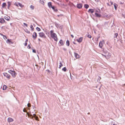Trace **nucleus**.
Masks as SVG:
<instances>
[{
    "instance_id": "f257e3e1",
    "label": "nucleus",
    "mask_w": 125,
    "mask_h": 125,
    "mask_svg": "<svg viewBox=\"0 0 125 125\" xmlns=\"http://www.w3.org/2000/svg\"><path fill=\"white\" fill-rule=\"evenodd\" d=\"M50 32L52 37L53 38L55 41H57V38L56 34L53 33V31L52 30Z\"/></svg>"
},
{
    "instance_id": "f03ea898",
    "label": "nucleus",
    "mask_w": 125,
    "mask_h": 125,
    "mask_svg": "<svg viewBox=\"0 0 125 125\" xmlns=\"http://www.w3.org/2000/svg\"><path fill=\"white\" fill-rule=\"evenodd\" d=\"M8 72L10 73L13 77H15L16 75V73L14 71L10 70Z\"/></svg>"
},
{
    "instance_id": "7ed1b4c3",
    "label": "nucleus",
    "mask_w": 125,
    "mask_h": 125,
    "mask_svg": "<svg viewBox=\"0 0 125 125\" xmlns=\"http://www.w3.org/2000/svg\"><path fill=\"white\" fill-rule=\"evenodd\" d=\"M104 40H103L102 41H101L99 44V46L100 48H102L103 47L104 44Z\"/></svg>"
},
{
    "instance_id": "20e7f679",
    "label": "nucleus",
    "mask_w": 125,
    "mask_h": 125,
    "mask_svg": "<svg viewBox=\"0 0 125 125\" xmlns=\"http://www.w3.org/2000/svg\"><path fill=\"white\" fill-rule=\"evenodd\" d=\"M39 36L42 38H45L46 36L44 34L43 32H40L39 33Z\"/></svg>"
},
{
    "instance_id": "39448f33",
    "label": "nucleus",
    "mask_w": 125,
    "mask_h": 125,
    "mask_svg": "<svg viewBox=\"0 0 125 125\" xmlns=\"http://www.w3.org/2000/svg\"><path fill=\"white\" fill-rule=\"evenodd\" d=\"M3 74L4 76L7 78L9 79L10 78V75L6 73H3Z\"/></svg>"
},
{
    "instance_id": "423d86ee",
    "label": "nucleus",
    "mask_w": 125,
    "mask_h": 125,
    "mask_svg": "<svg viewBox=\"0 0 125 125\" xmlns=\"http://www.w3.org/2000/svg\"><path fill=\"white\" fill-rule=\"evenodd\" d=\"M37 33L35 32H34L32 34V37L34 39L36 38L37 37Z\"/></svg>"
},
{
    "instance_id": "0eeeda50",
    "label": "nucleus",
    "mask_w": 125,
    "mask_h": 125,
    "mask_svg": "<svg viewBox=\"0 0 125 125\" xmlns=\"http://www.w3.org/2000/svg\"><path fill=\"white\" fill-rule=\"evenodd\" d=\"M83 39V37H81L79 39H77L76 41L79 42L80 43L82 42Z\"/></svg>"
},
{
    "instance_id": "6e6552de",
    "label": "nucleus",
    "mask_w": 125,
    "mask_h": 125,
    "mask_svg": "<svg viewBox=\"0 0 125 125\" xmlns=\"http://www.w3.org/2000/svg\"><path fill=\"white\" fill-rule=\"evenodd\" d=\"M83 6L82 4L81 3H79L77 4V7L79 9L81 8Z\"/></svg>"
},
{
    "instance_id": "1a4fd4ad",
    "label": "nucleus",
    "mask_w": 125,
    "mask_h": 125,
    "mask_svg": "<svg viewBox=\"0 0 125 125\" xmlns=\"http://www.w3.org/2000/svg\"><path fill=\"white\" fill-rule=\"evenodd\" d=\"M8 121L9 122H12L13 120L11 118L9 117L8 119Z\"/></svg>"
},
{
    "instance_id": "9d476101",
    "label": "nucleus",
    "mask_w": 125,
    "mask_h": 125,
    "mask_svg": "<svg viewBox=\"0 0 125 125\" xmlns=\"http://www.w3.org/2000/svg\"><path fill=\"white\" fill-rule=\"evenodd\" d=\"M74 55L75 57L77 58H79L80 57L79 55L77 53H75Z\"/></svg>"
},
{
    "instance_id": "9b49d317",
    "label": "nucleus",
    "mask_w": 125,
    "mask_h": 125,
    "mask_svg": "<svg viewBox=\"0 0 125 125\" xmlns=\"http://www.w3.org/2000/svg\"><path fill=\"white\" fill-rule=\"evenodd\" d=\"M23 111L24 112H25L27 113V114L28 115V116H32V115L31 114L30 115L29 114H28V112L26 111L25 110V108H24L23 109Z\"/></svg>"
},
{
    "instance_id": "f8f14e48",
    "label": "nucleus",
    "mask_w": 125,
    "mask_h": 125,
    "mask_svg": "<svg viewBox=\"0 0 125 125\" xmlns=\"http://www.w3.org/2000/svg\"><path fill=\"white\" fill-rule=\"evenodd\" d=\"M10 18V17L8 16H5L4 17V19L7 21H9V20Z\"/></svg>"
},
{
    "instance_id": "ddd939ff",
    "label": "nucleus",
    "mask_w": 125,
    "mask_h": 125,
    "mask_svg": "<svg viewBox=\"0 0 125 125\" xmlns=\"http://www.w3.org/2000/svg\"><path fill=\"white\" fill-rule=\"evenodd\" d=\"M5 22V21L3 19H0V22L1 23H3Z\"/></svg>"
},
{
    "instance_id": "4468645a",
    "label": "nucleus",
    "mask_w": 125,
    "mask_h": 125,
    "mask_svg": "<svg viewBox=\"0 0 125 125\" xmlns=\"http://www.w3.org/2000/svg\"><path fill=\"white\" fill-rule=\"evenodd\" d=\"M6 6V3H3L2 4V7L3 8H5V7Z\"/></svg>"
},
{
    "instance_id": "2eb2a0df",
    "label": "nucleus",
    "mask_w": 125,
    "mask_h": 125,
    "mask_svg": "<svg viewBox=\"0 0 125 125\" xmlns=\"http://www.w3.org/2000/svg\"><path fill=\"white\" fill-rule=\"evenodd\" d=\"M48 5L49 8H51L52 6V3L50 2L48 3Z\"/></svg>"
},
{
    "instance_id": "dca6fc26",
    "label": "nucleus",
    "mask_w": 125,
    "mask_h": 125,
    "mask_svg": "<svg viewBox=\"0 0 125 125\" xmlns=\"http://www.w3.org/2000/svg\"><path fill=\"white\" fill-rule=\"evenodd\" d=\"M59 42L61 45H63L64 42H63V41H62V40H61Z\"/></svg>"
},
{
    "instance_id": "f3484780",
    "label": "nucleus",
    "mask_w": 125,
    "mask_h": 125,
    "mask_svg": "<svg viewBox=\"0 0 125 125\" xmlns=\"http://www.w3.org/2000/svg\"><path fill=\"white\" fill-rule=\"evenodd\" d=\"M95 14L97 17H99L101 16V15L100 14H98L97 13H95Z\"/></svg>"
},
{
    "instance_id": "a211bd4d",
    "label": "nucleus",
    "mask_w": 125,
    "mask_h": 125,
    "mask_svg": "<svg viewBox=\"0 0 125 125\" xmlns=\"http://www.w3.org/2000/svg\"><path fill=\"white\" fill-rule=\"evenodd\" d=\"M88 12H91L92 13L94 12V10L93 9H90L88 10Z\"/></svg>"
},
{
    "instance_id": "6ab92c4d",
    "label": "nucleus",
    "mask_w": 125,
    "mask_h": 125,
    "mask_svg": "<svg viewBox=\"0 0 125 125\" xmlns=\"http://www.w3.org/2000/svg\"><path fill=\"white\" fill-rule=\"evenodd\" d=\"M59 64H60V65H59V68H60L62 66H63V64H62V62H60V63H59Z\"/></svg>"
},
{
    "instance_id": "aec40b11",
    "label": "nucleus",
    "mask_w": 125,
    "mask_h": 125,
    "mask_svg": "<svg viewBox=\"0 0 125 125\" xmlns=\"http://www.w3.org/2000/svg\"><path fill=\"white\" fill-rule=\"evenodd\" d=\"M66 45L68 46H69V40H67L66 42Z\"/></svg>"
},
{
    "instance_id": "412c9836",
    "label": "nucleus",
    "mask_w": 125,
    "mask_h": 125,
    "mask_svg": "<svg viewBox=\"0 0 125 125\" xmlns=\"http://www.w3.org/2000/svg\"><path fill=\"white\" fill-rule=\"evenodd\" d=\"M115 8V10H116L117 8V5L116 3H114V4Z\"/></svg>"
},
{
    "instance_id": "4be33fe9",
    "label": "nucleus",
    "mask_w": 125,
    "mask_h": 125,
    "mask_svg": "<svg viewBox=\"0 0 125 125\" xmlns=\"http://www.w3.org/2000/svg\"><path fill=\"white\" fill-rule=\"evenodd\" d=\"M8 8L9 9V7H10L11 5V3L10 2H8Z\"/></svg>"
},
{
    "instance_id": "5701e85b",
    "label": "nucleus",
    "mask_w": 125,
    "mask_h": 125,
    "mask_svg": "<svg viewBox=\"0 0 125 125\" xmlns=\"http://www.w3.org/2000/svg\"><path fill=\"white\" fill-rule=\"evenodd\" d=\"M7 88V86L5 85H4L3 87V90H5Z\"/></svg>"
},
{
    "instance_id": "b1692460",
    "label": "nucleus",
    "mask_w": 125,
    "mask_h": 125,
    "mask_svg": "<svg viewBox=\"0 0 125 125\" xmlns=\"http://www.w3.org/2000/svg\"><path fill=\"white\" fill-rule=\"evenodd\" d=\"M84 6L86 9H87L89 7V5L87 4H85L84 5Z\"/></svg>"
},
{
    "instance_id": "393cba45",
    "label": "nucleus",
    "mask_w": 125,
    "mask_h": 125,
    "mask_svg": "<svg viewBox=\"0 0 125 125\" xmlns=\"http://www.w3.org/2000/svg\"><path fill=\"white\" fill-rule=\"evenodd\" d=\"M55 26L57 27L58 28L59 27V24H58L56 22H55Z\"/></svg>"
},
{
    "instance_id": "a878e982",
    "label": "nucleus",
    "mask_w": 125,
    "mask_h": 125,
    "mask_svg": "<svg viewBox=\"0 0 125 125\" xmlns=\"http://www.w3.org/2000/svg\"><path fill=\"white\" fill-rule=\"evenodd\" d=\"M30 8L32 10H33L34 9V6L31 5L30 6Z\"/></svg>"
},
{
    "instance_id": "bb28decb",
    "label": "nucleus",
    "mask_w": 125,
    "mask_h": 125,
    "mask_svg": "<svg viewBox=\"0 0 125 125\" xmlns=\"http://www.w3.org/2000/svg\"><path fill=\"white\" fill-rule=\"evenodd\" d=\"M25 31L26 32H27V33H30V31L27 29H26L25 30Z\"/></svg>"
},
{
    "instance_id": "cd10ccee",
    "label": "nucleus",
    "mask_w": 125,
    "mask_h": 125,
    "mask_svg": "<svg viewBox=\"0 0 125 125\" xmlns=\"http://www.w3.org/2000/svg\"><path fill=\"white\" fill-rule=\"evenodd\" d=\"M118 34L117 33H115L114 35V37L115 38H116L117 36H118Z\"/></svg>"
},
{
    "instance_id": "c85d7f7f",
    "label": "nucleus",
    "mask_w": 125,
    "mask_h": 125,
    "mask_svg": "<svg viewBox=\"0 0 125 125\" xmlns=\"http://www.w3.org/2000/svg\"><path fill=\"white\" fill-rule=\"evenodd\" d=\"M30 28L31 29L32 31H33L34 30V28L32 25H31Z\"/></svg>"
},
{
    "instance_id": "c756f323",
    "label": "nucleus",
    "mask_w": 125,
    "mask_h": 125,
    "mask_svg": "<svg viewBox=\"0 0 125 125\" xmlns=\"http://www.w3.org/2000/svg\"><path fill=\"white\" fill-rule=\"evenodd\" d=\"M62 70L63 71H64V72H65L66 71V68L65 67H64V68H62Z\"/></svg>"
},
{
    "instance_id": "7c9ffc66",
    "label": "nucleus",
    "mask_w": 125,
    "mask_h": 125,
    "mask_svg": "<svg viewBox=\"0 0 125 125\" xmlns=\"http://www.w3.org/2000/svg\"><path fill=\"white\" fill-rule=\"evenodd\" d=\"M10 40H9V39H8L7 40V41H8L9 42V43H11L12 44L13 43L12 42L10 41Z\"/></svg>"
},
{
    "instance_id": "2f4dec72",
    "label": "nucleus",
    "mask_w": 125,
    "mask_h": 125,
    "mask_svg": "<svg viewBox=\"0 0 125 125\" xmlns=\"http://www.w3.org/2000/svg\"><path fill=\"white\" fill-rule=\"evenodd\" d=\"M36 29L37 31H41L40 29L39 28H38V27H37L36 28Z\"/></svg>"
},
{
    "instance_id": "473e14b6",
    "label": "nucleus",
    "mask_w": 125,
    "mask_h": 125,
    "mask_svg": "<svg viewBox=\"0 0 125 125\" xmlns=\"http://www.w3.org/2000/svg\"><path fill=\"white\" fill-rule=\"evenodd\" d=\"M55 11V9L54 6H52L51 7Z\"/></svg>"
},
{
    "instance_id": "72a5a7b5",
    "label": "nucleus",
    "mask_w": 125,
    "mask_h": 125,
    "mask_svg": "<svg viewBox=\"0 0 125 125\" xmlns=\"http://www.w3.org/2000/svg\"><path fill=\"white\" fill-rule=\"evenodd\" d=\"M40 2L42 4H44V2L43 1H41L40 0Z\"/></svg>"
},
{
    "instance_id": "f704fd0d",
    "label": "nucleus",
    "mask_w": 125,
    "mask_h": 125,
    "mask_svg": "<svg viewBox=\"0 0 125 125\" xmlns=\"http://www.w3.org/2000/svg\"><path fill=\"white\" fill-rule=\"evenodd\" d=\"M87 37L89 38H91V36L89 35H88Z\"/></svg>"
},
{
    "instance_id": "c9c22d12",
    "label": "nucleus",
    "mask_w": 125,
    "mask_h": 125,
    "mask_svg": "<svg viewBox=\"0 0 125 125\" xmlns=\"http://www.w3.org/2000/svg\"><path fill=\"white\" fill-rule=\"evenodd\" d=\"M63 16V15H62V14H60V15H58V17H62V16Z\"/></svg>"
},
{
    "instance_id": "e433bc0d",
    "label": "nucleus",
    "mask_w": 125,
    "mask_h": 125,
    "mask_svg": "<svg viewBox=\"0 0 125 125\" xmlns=\"http://www.w3.org/2000/svg\"><path fill=\"white\" fill-rule=\"evenodd\" d=\"M24 25L25 26L27 27H28L27 24L25 23H23Z\"/></svg>"
},
{
    "instance_id": "4c0bfd02",
    "label": "nucleus",
    "mask_w": 125,
    "mask_h": 125,
    "mask_svg": "<svg viewBox=\"0 0 125 125\" xmlns=\"http://www.w3.org/2000/svg\"><path fill=\"white\" fill-rule=\"evenodd\" d=\"M35 119L37 120H37V119L38 118V117L36 116L35 117Z\"/></svg>"
},
{
    "instance_id": "58836bf2",
    "label": "nucleus",
    "mask_w": 125,
    "mask_h": 125,
    "mask_svg": "<svg viewBox=\"0 0 125 125\" xmlns=\"http://www.w3.org/2000/svg\"><path fill=\"white\" fill-rule=\"evenodd\" d=\"M110 125H117L116 124H113V123H111V124L110 123Z\"/></svg>"
},
{
    "instance_id": "ea45409f",
    "label": "nucleus",
    "mask_w": 125,
    "mask_h": 125,
    "mask_svg": "<svg viewBox=\"0 0 125 125\" xmlns=\"http://www.w3.org/2000/svg\"><path fill=\"white\" fill-rule=\"evenodd\" d=\"M18 4L20 6L22 7V5L21 3H19Z\"/></svg>"
},
{
    "instance_id": "a19ab883",
    "label": "nucleus",
    "mask_w": 125,
    "mask_h": 125,
    "mask_svg": "<svg viewBox=\"0 0 125 125\" xmlns=\"http://www.w3.org/2000/svg\"><path fill=\"white\" fill-rule=\"evenodd\" d=\"M27 106L28 107H30L31 106L30 104H27Z\"/></svg>"
},
{
    "instance_id": "79ce46f5",
    "label": "nucleus",
    "mask_w": 125,
    "mask_h": 125,
    "mask_svg": "<svg viewBox=\"0 0 125 125\" xmlns=\"http://www.w3.org/2000/svg\"><path fill=\"white\" fill-rule=\"evenodd\" d=\"M32 116H29V117L31 119H33V117H32Z\"/></svg>"
},
{
    "instance_id": "37998d69",
    "label": "nucleus",
    "mask_w": 125,
    "mask_h": 125,
    "mask_svg": "<svg viewBox=\"0 0 125 125\" xmlns=\"http://www.w3.org/2000/svg\"><path fill=\"white\" fill-rule=\"evenodd\" d=\"M32 52H33L34 53L36 52V51L34 50H32Z\"/></svg>"
},
{
    "instance_id": "c03bdc74",
    "label": "nucleus",
    "mask_w": 125,
    "mask_h": 125,
    "mask_svg": "<svg viewBox=\"0 0 125 125\" xmlns=\"http://www.w3.org/2000/svg\"><path fill=\"white\" fill-rule=\"evenodd\" d=\"M33 116L35 118L36 116V115L35 114H34Z\"/></svg>"
},
{
    "instance_id": "a18cd8bd",
    "label": "nucleus",
    "mask_w": 125,
    "mask_h": 125,
    "mask_svg": "<svg viewBox=\"0 0 125 125\" xmlns=\"http://www.w3.org/2000/svg\"><path fill=\"white\" fill-rule=\"evenodd\" d=\"M110 3H111V5H112L113 4V2H111V1H110Z\"/></svg>"
},
{
    "instance_id": "49530a36",
    "label": "nucleus",
    "mask_w": 125,
    "mask_h": 125,
    "mask_svg": "<svg viewBox=\"0 0 125 125\" xmlns=\"http://www.w3.org/2000/svg\"><path fill=\"white\" fill-rule=\"evenodd\" d=\"M104 17H107V15L106 14H105V15H104Z\"/></svg>"
},
{
    "instance_id": "de8ad7c7",
    "label": "nucleus",
    "mask_w": 125,
    "mask_h": 125,
    "mask_svg": "<svg viewBox=\"0 0 125 125\" xmlns=\"http://www.w3.org/2000/svg\"><path fill=\"white\" fill-rule=\"evenodd\" d=\"M28 48H29V49H30L31 48L30 46L29 45L28 46Z\"/></svg>"
},
{
    "instance_id": "09e8293b",
    "label": "nucleus",
    "mask_w": 125,
    "mask_h": 125,
    "mask_svg": "<svg viewBox=\"0 0 125 125\" xmlns=\"http://www.w3.org/2000/svg\"><path fill=\"white\" fill-rule=\"evenodd\" d=\"M25 45V46H26L27 45V43L26 42L25 43V45Z\"/></svg>"
},
{
    "instance_id": "8fccbe9b",
    "label": "nucleus",
    "mask_w": 125,
    "mask_h": 125,
    "mask_svg": "<svg viewBox=\"0 0 125 125\" xmlns=\"http://www.w3.org/2000/svg\"><path fill=\"white\" fill-rule=\"evenodd\" d=\"M71 36L72 37V38H73L74 37V36L72 34L71 35Z\"/></svg>"
},
{
    "instance_id": "3c124183",
    "label": "nucleus",
    "mask_w": 125,
    "mask_h": 125,
    "mask_svg": "<svg viewBox=\"0 0 125 125\" xmlns=\"http://www.w3.org/2000/svg\"><path fill=\"white\" fill-rule=\"evenodd\" d=\"M14 4L15 5L18 6V4L17 3H15Z\"/></svg>"
},
{
    "instance_id": "603ef678",
    "label": "nucleus",
    "mask_w": 125,
    "mask_h": 125,
    "mask_svg": "<svg viewBox=\"0 0 125 125\" xmlns=\"http://www.w3.org/2000/svg\"><path fill=\"white\" fill-rule=\"evenodd\" d=\"M28 41V40L27 39H26V40L25 41V42H27Z\"/></svg>"
},
{
    "instance_id": "864d4df0",
    "label": "nucleus",
    "mask_w": 125,
    "mask_h": 125,
    "mask_svg": "<svg viewBox=\"0 0 125 125\" xmlns=\"http://www.w3.org/2000/svg\"><path fill=\"white\" fill-rule=\"evenodd\" d=\"M99 79H98V80H99H99H100V79H101V78L100 77H99Z\"/></svg>"
},
{
    "instance_id": "5fc2aeb1",
    "label": "nucleus",
    "mask_w": 125,
    "mask_h": 125,
    "mask_svg": "<svg viewBox=\"0 0 125 125\" xmlns=\"http://www.w3.org/2000/svg\"><path fill=\"white\" fill-rule=\"evenodd\" d=\"M38 41H41V40H40V39H38Z\"/></svg>"
},
{
    "instance_id": "6e6d98bb",
    "label": "nucleus",
    "mask_w": 125,
    "mask_h": 125,
    "mask_svg": "<svg viewBox=\"0 0 125 125\" xmlns=\"http://www.w3.org/2000/svg\"><path fill=\"white\" fill-rule=\"evenodd\" d=\"M4 37H5V38L6 39V38H6V36H4Z\"/></svg>"
},
{
    "instance_id": "4d7b16f0",
    "label": "nucleus",
    "mask_w": 125,
    "mask_h": 125,
    "mask_svg": "<svg viewBox=\"0 0 125 125\" xmlns=\"http://www.w3.org/2000/svg\"><path fill=\"white\" fill-rule=\"evenodd\" d=\"M105 57H106V55H103Z\"/></svg>"
},
{
    "instance_id": "13d9d810",
    "label": "nucleus",
    "mask_w": 125,
    "mask_h": 125,
    "mask_svg": "<svg viewBox=\"0 0 125 125\" xmlns=\"http://www.w3.org/2000/svg\"><path fill=\"white\" fill-rule=\"evenodd\" d=\"M73 43L74 44H75V43L74 42H73Z\"/></svg>"
},
{
    "instance_id": "bf43d9fd",
    "label": "nucleus",
    "mask_w": 125,
    "mask_h": 125,
    "mask_svg": "<svg viewBox=\"0 0 125 125\" xmlns=\"http://www.w3.org/2000/svg\"><path fill=\"white\" fill-rule=\"evenodd\" d=\"M90 114V113H88V114L89 115V114Z\"/></svg>"
},
{
    "instance_id": "052dcab7",
    "label": "nucleus",
    "mask_w": 125,
    "mask_h": 125,
    "mask_svg": "<svg viewBox=\"0 0 125 125\" xmlns=\"http://www.w3.org/2000/svg\"><path fill=\"white\" fill-rule=\"evenodd\" d=\"M124 85H125V84H124Z\"/></svg>"
}]
</instances>
